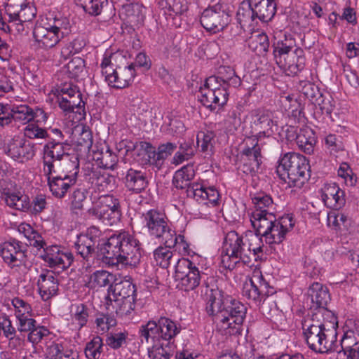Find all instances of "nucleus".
I'll return each mask as SVG.
<instances>
[{"instance_id": "nucleus-1", "label": "nucleus", "mask_w": 359, "mask_h": 359, "mask_svg": "<svg viewBox=\"0 0 359 359\" xmlns=\"http://www.w3.org/2000/svg\"><path fill=\"white\" fill-rule=\"evenodd\" d=\"M176 278L184 291H191L199 286L202 281L201 293L206 301L205 310L212 316L217 330L224 335L240 333L246 316L247 308L239 301L233 299L219 290L215 285H210V278L201 271L189 259L180 260L175 267Z\"/></svg>"}, {"instance_id": "nucleus-2", "label": "nucleus", "mask_w": 359, "mask_h": 359, "mask_svg": "<svg viewBox=\"0 0 359 359\" xmlns=\"http://www.w3.org/2000/svg\"><path fill=\"white\" fill-rule=\"evenodd\" d=\"M80 236L87 238L109 265L121 264L125 266L135 267L140 262L142 255L140 243L128 231L114 233L102 244L99 243V239L88 235L87 232Z\"/></svg>"}, {"instance_id": "nucleus-3", "label": "nucleus", "mask_w": 359, "mask_h": 359, "mask_svg": "<svg viewBox=\"0 0 359 359\" xmlns=\"http://www.w3.org/2000/svg\"><path fill=\"white\" fill-rule=\"evenodd\" d=\"M337 318L328 310H321L302 322L304 337L309 347L318 353L330 352L332 339L337 337Z\"/></svg>"}, {"instance_id": "nucleus-4", "label": "nucleus", "mask_w": 359, "mask_h": 359, "mask_svg": "<svg viewBox=\"0 0 359 359\" xmlns=\"http://www.w3.org/2000/svg\"><path fill=\"white\" fill-rule=\"evenodd\" d=\"M276 173L290 187L301 189L310 177L309 160L298 153H285L278 161Z\"/></svg>"}, {"instance_id": "nucleus-5", "label": "nucleus", "mask_w": 359, "mask_h": 359, "mask_svg": "<svg viewBox=\"0 0 359 359\" xmlns=\"http://www.w3.org/2000/svg\"><path fill=\"white\" fill-rule=\"evenodd\" d=\"M195 176V170L193 164H187L177 170L172 178V184L179 189H186L187 195L193 198L199 203L212 205L217 204L219 194L218 191L212 187H205L201 183H190Z\"/></svg>"}, {"instance_id": "nucleus-6", "label": "nucleus", "mask_w": 359, "mask_h": 359, "mask_svg": "<svg viewBox=\"0 0 359 359\" xmlns=\"http://www.w3.org/2000/svg\"><path fill=\"white\" fill-rule=\"evenodd\" d=\"M273 48L276 64L288 75H295L303 69L305 65L304 51L297 47L293 37L285 36L283 39L274 42Z\"/></svg>"}, {"instance_id": "nucleus-7", "label": "nucleus", "mask_w": 359, "mask_h": 359, "mask_svg": "<svg viewBox=\"0 0 359 359\" xmlns=\"http://www.w3.org/2000/svg\"><path fill=\"white\" fill-rule=\"evenodd\" d=\"M276 11L274 0H244L238 7L236 17L243 29H251L258 24V21L271 20Z\"/></svg>"}, {"instance_id": "nucleus-8", "label": "nucleus", "mask_w": 359, "mask_h": 359, "mask_svg": "<svg viewBox=\"0 0 359 359\" xmlns=\"http://www.w3.org/2000/svg\"><path fill=\"white\" fill-rule=\"evenodd\" d=\"M245 236L235 231L228 232L225 236L224 248L225 254H222L221 264L229 270H233L238 264L249 266L252 263V254L249 250Z\"/></svg>"}, {"instance_id": "nucleus-9", "label": "nucleus", "mask_w": 359, "mask_h": 359, "mask_svg": "<svg viewBox=\"0 0 359 359\" xmlns=\"http://www.w3.org/2000/svg\"><path fill=\"white\" fill-rule=\"evenodd\" d=\"M5 19L10 27V32L13 29L18 33L25 30V24L31 22L36 15V8L26 0H9L5 8Z\"/></svg>"}, {"instance_id": "nucleus-10", "label": "nucleus", "mask_w": 359, "mask_h": 359, "mask_svg": "<svg viewBox=\"0 0 359 359\" xmlns=\"http://www.w3.org/2000/svg\"><path fill=\"white\" fill-rule=\"evenodd\" d=\"M88 212L90 216L109 226L118 223L122 215L119 199L110 194L100 196L97 205L88 209Z\"/></svg>"}, {"instance_id": "nucleus-11", "label": "nucleus", "mask_w": 359, "mask_h": 359, "mask_svg": "<svg viewBox=\"0 0 359 359\" xmlns=\"http://www.w3.org/2000/svg\"><path fill=\"white\" fill-rule=\"evenodd\" d=\"M142 224L147 228L149 236L161 241L163 244L166 241L172 243L171 233L173 229L166 215L155 209H151L142 214Z\"/></svg>"}, {"instance_id": "nucleus-12", "label": "nucleus", "mask_w": 359, "mask_h": 359, "mask_svg": "<svg viewBox=\"0 0 359 359\" xmlns=\"http://www.w3.org/2000/svg\"><path fill=\"white\" fill-rule=\"evenodd\" d=\"M199 102L211 111L217 107H223L229 99V93L226 87L218 83V79L212 76L205 79L203 86L200 87Z\"/></svg>"}, {"instance_id": "nucleus-13", "label": "nucleus", "mask_w": 359, "mask_h": 359, "mask_svg": "<svg viewBox=\"0 0 359 359\" xmlns=\"http://www.w3.org/2000/svg\"><path fill=\"white\" fill-rule=\"evenodd\" d=\"M27 245L15 238L3 243L0 255L8 266L16 272H23L27 269Z\"/></svg>"}, {"instance_id": "nucleus-14", "label": "nucleus", "mask_w": 359, "mask_h": 359, "mask_svg": "<svg viewBox=\"0 0 359 359\" xmlns=\"http://www.w3.org/2000/svg\"><path fill=\"white\" fill-rule=\"evenodd\" d=\"M4 199L9 207L18 210L29 211L34 215L42 212L47 206L46 196L42 194L35 196L32 203L29 196L20 191L5 192Z\"/></svg>"}, {"instance_id": "nucleus-15", "label": "nucleus", "mask_w": 359, "mask_h": 359, "mask_svg": "<svg viewBox=\"0 0 359 359\" xmlns=\"http://www.w3.org/2000/svg\"><path fill=\"white\" fill-rule=\"evenodd\" d=\"M275 292L273 287L264 279L261 272H255L252 276L245 282L242 294L256 305L264 303L266 298Z\"/></svg>"}, {"instance_id": "nucleus-16", "label": "nucleus", "mask_w": 359, "mask_h": 359, "mask_svg": "<svg viewBox=\"0 0 359 359\" xmlns=\"http://www.w3.org/2000/svg\"><path fill=\"white\" fill-rule=\"evenodd\" d=\"M201 25L213 33L224 29L230 22V16L223 4H209L201 16Z\"/></svg>"}, {"instance_id": "nucleus-17", "label": "nucleus", "mask_w": 359, "mask_h": 359, "mask_svg": "<svg viewBox=\"0 0 359 359\" xmlns=\"http://www.w3.org/2000/svg\"><path fill=\"white\" fill-rule=\"evenodd\" d=\"M359 347V323H355L353 327L347 329L339 341L337 337L332 339V350L336 352L339 359H346L355 350Z\"/></svg>"}, {"instance_id": "nucleus-18", "label": "nucleus", "mask_w": 359, "mask_h": 359, "mask_svg": "<svg viewBox=\"0 0 359 359\" xmlns=\"http://www.w3.org/2000/svg\"><path fill=\"white\" fill-rule=\"evenodd\" d=\"M69 144L67 142L57 140H48L43 146V172L50 174L55 168V162H60L66 156L69 155L67 150Z\"/></svg>"}, {"instance_id": "nucleus-19", "label": "nucleus", "mask_w": 359, "mask_h": 359, "mask_svg": "<svg viewBox=\"0 0 359 359\" xmlns=\"http://www.w3.org/2000/svg\"><path fill=\"white\" fill-rule=\"evenodd\" d=\"M261 149L257 141L252 140L250 144L248 142L241 151V165L239 168L245 174L253 175L260 168L262 161Z\"/></svg>"}, {"instance_id": "nucleus-20", "label": "nucleus", "mask_w": 359, "mask_h": 359, "mask_svg": "<svg viewBox=\"0 0 359 359\" xmlns=\"http://www.w3.org/2000/svg\"><path fill=\"white\" fill-rule=\"evenodd\" d=\"M294 226L293 217L290 215H285L275 219L269 229L264 235L266 243L279 244L285 238L286 234L290 231Z\"/></svg>"}, {"instance_id": "nucleus-21", "label": "nucleus", "mask_w": 359, "mask_h": 359, "mask_svg": "<svg viewBox=\"0 0 359 359\" xmlns=\"http://www.w3.org/2000/svg\"><path fill=\"white\" fill-rule=\"evenodd\" d=\"M53 172L48 174L43 172L47 177V182L52 195L59 199L65 197L67 193L74 187L77 180L74 177H67L68 175H61L55 169H53Z\"/></svg>"}, {"instance_id": "nucleus-22", "label": "nucleus", "mask_w": 359, "mask_h": 359, "mask_svg": "<svg viewBox=\"0 0 359 359\" xmlns=\"http://www.w3.org/2000/svg\"><path fill=\"white\" fill-rule=\"evenodd\" d=\"M62 96L58 98L59 107L66 112L74 111L76 108L81 109L85 103L81 98L79 88L72 83H65L60 87Z\"/></svg>"}, {"instance_id": "nucleus-23", "label": "nucleus", "mask_w": 359, "mask_h": 359, "mask_svg": "<svg viewBox=\"0 0 359 359\" xmlns=\"http://www.w3.org/2000/svg\"><path fill=\"white\" fill-rule=\"evenodd\" d=\"M42 259L50 267L65 270L69 268L74 262V256L71 252L62 251L57 245H51L44 248Z\"/></svg>"}, {"instance_id": "nucleus-24", "label": "nucleus", "mask_w": 359, "mask_h": 359, "mask_svg": "<svg viewBox=\"0 0 359 359\" xmlns=\"http://www.w3.org/2000/svg\"><path fill=\"white\" fill-rule=\"evenodd\" d=\"M34 46L38 49L54 48L62 40L60 36L42 20L33 30Z\"/></svg>"}, {"instance_id": "nucleus-25", "label": "nucleus", "mask_w": 359, "mask_h": 359, "mask_svg": "<svg viewBox=\"0 0 359 359\" xmlns=\"http://www.w3.org/2000/svg\"><path fill=\"white\" fill-rule=\"evenodd\" d=\"M140 145L141 149L148 156L149 162L156 166H160L163 161L170 156L177 148L176 144L172 142L161 144L157 151L149 142H141Z\"/></svg>"}, {"instance_id": "nucleus-26", "label": "nucleus", "mask_w": 359, "mask_h": 359, "mask_svg": "<svg viewBox=\"0 0 359 359\" xmlns=\"http://www.w3.org/2000/svg\"><path fill=\"white\" fill-rule=\"evenodd\" d=\"M6 154L15 160H29L35 155L34 144L22 139H13L6 149Z\"/></svg>"}, {"instance_id": "nucleus-27", "label": "nucleus", "mask_w": 359, "mask_h": 359, "mask_svg": "<svg viewBox=\"0 0 359 359\" xmlns=\"http://www.w3.org/2000/svg\"><path fill=\"white\" fill-rule=\"evenodd\" d=\"M58 279L57 276L51 271H43L39 275L37 286L39 294L44 301L50 299L57 293Z\"/></svg>"}, {"instance_id": "nucleus-28", "label": "nucleus", "mask_w": 359, "mask_h": 359, "mask_svg": "<svg viewBox=\"0 0 359 359\" xmlns=\"http://www.w3.org/2000/svg\"><path fill=\"white\" fill-rule=\"evenodd\" d=\"M254 123L256 126L262 130L267 136L273 134L278 130L277 121L274 111L269 109H259L254 111Z\"/></svg>"}, {"instance_id": "nucleus-29", "label": "nucleus", "mask_w": 359, "mask_h": 359, "mask_svg": "<svg viewBox=\"0 0 359 359\" xmlns=\"http://www.w3.org/2000/svg\"><path fill=\"white\" fill-rule=\"evenodd\" d=\"M136 299V287L130 280L126 277L123 280L115 283L108 290L107 300Z\"/></svg>"}, {"instance_id": "nucleus-30", "label": "nucleus", "mask_w": 359, "mask_h": 359, "mask_svg": "<svg viewBox=\"0 0 359 359\" xmlns=\"http://www.w3.org/2000/svg\"><path fill=\"white\" fill-rule=\"evenodd\" d=\"M135 75V65L130 64L124 67L116 68L106 81L111 87L123 88L127 87L133 80Z\"/></svg>"}, {"instance_id": "nucleus-31", "label": "nucleus", "mask_w": 359, "mask_h": 359, "mask_svg": "<svg viewBox=\"0 0 359 359\" xmlns=\"http://www.w3.org/2000/svg\"><path fill=\"white\" fill-rule=\"evenodd\" d=\"M322 199L327 208L339 210L345 204L344 191L335 183L326 184L323 190Z\"/></svg>"}, {"instance_id": "nucleus-32", "label": "nucleus", "mask_w": 359, "mask_h": 359, "mask_svg": "<svg viewBox=\"0 0 359 359\" xmlns=\"http://www.w3.org/2000/svg\"><path fill=\"white\" fill-rule=\"evenodd\" d=\"M124 183L129 191L139 194L147 187L149 182L145 172L130 168L126 172Z\"/></svg>"}, {"instance_id": "nucleus-33", "label": "nucleus", "mask_w": 359, "mask_h": 359, "mask_svg": "<svg viewBox=\"0 0 359 359\" xmlns=\"http://www.w3.org/2000/svg\"><path fill=\"white\" fill-rule=\"evenodd\" d=\"M136 299L107 300L105 308L110 314L114 313L121 318L130 316L135 308Z\"/></svg>"}, {"instance_id": "nucleus-34", "label": "nucleus", "mask_w": 359, "mask_h": 359, "mask_svg": "<svg viewBox=\"0 0 359 359\" xmlns=\"http://www.w3.org/2000/svg\"><path fill=\"white\" fill-rule=\"evenodd\" d=\"M43 22L53 29L61 39L71 32L69 20L60 13H49Z\"/></svg>"}, {"instance_id": "nucleus-35", "label": "nucleus", "mask_w": 359, "mask_h": 359, "mask_svg": "<svg viewBox=\"0 0 359 359\" xmlns=\"http://www.w3.org/2000/svg\"><path fill=\"white\" fill-rule=\"evenodd\" d=\"M309 296L311 297L313 306L318 309L317 312L321 310H326L325 306L330 300L329 290L326 286L320 283H313L308 291Z\"/></svg>"}, {"instance_id": "nucleus-36", "label": "nucleus", "mask_w": 359, "mask_h": 359, "mask_svg": "<svg viewBox=\"0 0 359 359\" xmlns=\"http://www.w3.org/2000/svg\"><path fill=\"white\" fill-rule=\"evenodd\" d=\"M44 353L49 359H76L75 353L65 349L61 342L52 338L46 341Z\"/></svg>"}, {"instance_id": "nucleus-37", "label": "nucleus", "mask_w": 359, "mask_h": 359, "mask_svg": "<svg viewBox=\"0 0 359 359\" xmlns=\"http://www.w3.org/2000/svg\"><path fill=\"white\" fill-rule=\"evenodd\" d=\"M250 219L253 229L256 233L264 236L271 226V224L275 222L276 217L273 212L262 213L250 212Z\"/></svg>"}, {"instance_id": "nucleus-38", "label": "nucleus", "mask_w": 359, "mask_h": 359, "mask_svg": "<svg viewBox=\"0 0 359 359\" xmlns=\"http://www.w3.org/2000/svg\"><path fill=\"white\" fill-rule=\"evenodd\" d=\"M89 181L99 191H111L115 185V177L100 170H93Z\"/></svg>"}, {"instance_id": "nucleus-39", "label": "nucleus", "mask_w": 359, "mask_h": 359, "mask_svg": "<svg viewBox=\"0 0 359 359\" xmlns=\"http://www.w3.org/2000/svg\"><path fill=\"white\" fill-rule=\"evenodd\" d=\"M247 43L249 48L257 55L265 54L269 48L268 36L259 31L253 32L247 40Z\"/></svg>"}, {"instance_id": "nucleus-40", "label": "nucleus", "mask_w": 359, "mask_h": 359, "mask_svg": "<svg viewBox=\"0 0 359 359\" xmlns=\"http://www.w3.org/2000/svg\"><path fill=\"white\" fill-rule=\"evenodd\" d=\"M158 329L162 340L170 341L175 337L181 331V327L176 323L166 317H161L158 319Z\"/></svg>"}, {"instance_id": "nucleus-41", "label": "nucleus", "mask_w": 359, "mask_h": 359, "mask_svg": "<svg viewBox=\"0 0 359 359\" xmlns=\"http://www.w3.org/2000/svg\"><path fill=\"white\" fill-rule=\"evenodd\" d=\"M139 334L142 342L144 339L147 343H149V339H151L154 343L156 341L158 343L162 340L158 329V320H149L146 324L142 325L140 327Z\"/></svg>"}, {"instance_id": "nucleus-42", "label": "nucleus", "mask_w": 359, "mask_h": 359, "mask_svg": "<svg viewBox=\"0 0 359 359\" xmlns=\"http://www.w3.org/2000/svg\"><path fill=\"white\" fill-rule=\"evenodd\" d=\"M196 149L192 140L183 141L179 143V149L175 154L172 163L180 165L186 161H189L195 155Z\"/></svg>"}, {"instance_id": "nucleus-43", "label": "nucleus", "mask_w": 359, "mask_h": 359, "mask_svg": "<svg viewBox=\"0 0 359 359\" xmlns=\"http://www.w3.org/2000/svg\"><path fill=\"white\" fill-rule=\"evenodd\" d=\"M247 244L250 247L249 250L253 252L252 257L255 261L262 260L264 259V252L266 250L262 241V236L256 233L250 232L246 233Z\"/></svg>"}, {"instance_id": "nucleus-44", "label": "nucleus", "mask_w": 359, "mask_h": 359, "mask_svg": "<svg viewBox=\"0 0 359 359\" xmlns=\"http://www.w3.org/2000/svg\"><path fill=\"white\" fill-rule=\"evenodd\" d=\"M62 167L61 170H57L61 175H68L67 177H74L77 180L79 172V159L76 154L67 155L60 162Z\"/></svg>"}, {"instance_id": "nucleus-45", "label": "nucleus", "mask_w": 359, "mask_h": 359, "mask_svg": "<svg viewBox=\"0 0 359 359\" xmlns=\"http://www.w3.org/2000/svg\"><path fill=\"white\" fill-rule=\"evenodd\" d=\"M296 142L299 148L304 152L311 154L313 152L316 142L314 133L309 128L301 129L297 135Z\"/></svg>"}, {"instance_id": "nucleus-46", "label": "nucleus", "mask_w": 359, "mask_h": 359, "mask_svg": "<svg viewBox=\"0 0 359 359\" xmlns=\"http://www.w3.org/2000/svg\"><path fill=\"white\" fill-rule=\"evenodd\" d=\"M18 231L25 236L29 245L38 249L44 248L46 243L41 235L34 230L29 224H20L18 226Z\"/></svg>"}, {"instance_id": "nucleus-47", "label": "nucleus", "mask_w": 359, "mask_h": 359, "mask_svg": "<svg viewBox=\"0 0 359 359\" xmlns=\"http://www.w3.org/2000/svg\"><path fill=\"white\" fill-rule=\"evenodd\" d=\"M70 313L72 323L77 325L79 330L86 325L89 317V309L86 305L82 303L72 304Z\"/></svg>"}, {"instance_id": "nucleus-48", "label": "nucleus", "mask_w": 359, "mask_h": 359, "mask_svg": "<svg viewBox=\"0 0 359 359\" xmlns=\"http://www.w3.org/2000/svg\"><path fill=\"white\" fill-rule=\"evenodd\" d=\"M252 201L254 205V210L251 212H273V201L272 198L264 193L256 194Z\"/></svg>"}, {"instance_id": "nucleus-49", "label": "nucleus", "mask_w": 359, "mask_h": 359, "mask_svg": "<svg viewBox=\"0 0 359 359\" xmlns=\"http://www.w3.org/2000/svg\"><path fill=\"white\" fill-rule=\"evenodd\" d=\"M196 143L202 152L211 155L215 144V135L212 131H200L197 134Z\"/></svg>"}, {"instance_id": "nucleus-50", "label": "nucleus", "mask_w": 359, "mask_h": 359, "mask_svg": "<svg viewBox=\"0 0 359 359\" xmlns=\"http://www.w3.org/2000/svg\"><path fill=\"white\" fill-rule=\"evenodd\" d=\"M12 121L28 124L33 120L32 109L27 104L12 105Z\"/></svg>"}, {"instance_id": "nucleus-51", "label": "nucleus", "mask_w": 359, "mask_h": 359, "mask_svg": "<svg viewBox=\"0 0 359 359\" xmlns=\"http://www.w3.org/2000/svg\"><path fill=\"white\" fill-rule=\"evenodd\" d=\"M171 248L164 246H159L153 252L154 261L157 266L163 269H167L172 260L173 253L170 250Z\"/></svg>"}, {"instance_id": "nucleus-52", "label": "nucleus", "mask_w": 359, "mask_h": 359, "mask_svg": "<svg viewBox=\"0 0 359 359\" xmlns=\"http://www.w3.org/2000/svg\"><path fill=\"white\" fill-rule=\"evenodd\" d=\"M74 248L78 255L86 260H88L95 255L96 248L93 244L87 238L77 236L76 241L74 243Z\"/></svg>"}, {"instance_id": "nucleus-53", "label": "nucleus", "mask_w": 359, "mask_h": 359, "mask_svg": "<svg viewBox=\"0 0 359 359\" xmlns=\"http://www.w3.org/2000/svg\"><path fill=\"white\" fill-rule=\"evenodd\" d=\"M114 280V275L105 270H97L90 277L89 283L92 287H102L109 285Z\"/></svg>"}, {"instance_id": "nucleus-54", "label": "nucleus", "mask_w": 359, "mask_h": 359, "mask_svg": "<svg viewBox=\"0 0 359 359\" xmlns=\"http://www.w3.org/2000/svg\"><path fill=\"white\" fill-rule=\"evenodd\" d=\"M87 189L83 187L76 188L69 196L70 208L72 212L78 214L83 208V203L87 198Z\"/></svg>"}, {"instance_id": "nucleus-55", "label": "nucleus", "mask_w": 359, "mask_h": 359, "mask_svg": "<svg viewBox=\"0 0 359 359\" xmlns=\"http://www.w3.org/2000/svg\"><path fill=\"white\" fill-rule=\"evenodd\" d=\"M103 351V341L100 337L95 336L86 343L84 353L88 359H99Z\"/></svg>"}, {"instance_id": "nucleus-56", "label": "nucleus", "mask_w": 359, "mask_h": 359, "mask_svg": "<svg viewBox=\"0 0 359 359\" xmlns=\"http://www.w3.org/2000/svg\"><path fill=\"white\" fill-rule=\"evenodd\" d=\"M85 60L80 57L72 58L66 65L70 78L78 79L85 76Z\"/></svg>"}, {"instance_id": "nucleus-57", "label": "nucleus", "mask_w": 359, "mask_h": 359, "mask_svg": "<svg viewBox=\"0 0 359 359\" xmlns=\"http://www.w3.org/2000/svg\"><path fill=\"white\" fill-rule=\"evenodd\" d=\"M84 11L91 15L97 16L102 13L103 8L107 5V0H76Z\"/></svg>"}, {"instance_id": "nucleus-58", "label": "nucleus", "mask_w": 359, "mask_h": 359, "mask_svg": "<svg viewBox=\"0 0 359 359\" xmlns=\"http://www.w3.org/2000/svg\"><path fill=\"white\" fill-rule=\"evenodd\" d=\"M28 332L27 339L33 344H36L43 339H45L46 341L51 339L53 336L48 328L38 323L31 330H29Z\"/></svg>"}, {"instance_id": "nucleus-59", "label": "nucleus", "mask_w": 359, "mask_h": 359, "mask_svg": "<svg viewBox=\"0 0 359 359\" xmlns=\"http://www.w3.org/2000/svg\"><path fill=\"white\" fill-rule=\"evenodd\" d=\"M148 354L150 359H171L172 353L170 347L160 342L154 344L151 348L148 349Z\"/></svg>"}, {"instance_id": "nucleus-60", "label": "nucleus", "mask_w": 359, "mask_h": 359, "mask_svg": "<svg viewBox=\"0 0 359 359\" xmlns=\"http://www.w3.org/2000/svg\"><path fill=\"white\" fill-rule=\"evenodd\" d=\"M25 137L32 139H46L48 138V134L47 130L41 127L35 122H30L23 129Z\"/></svg>"}, {"instance_id": "nucleus-61", "label": "nucleus", "mask_w": 359, "mask_h": 359, "mask_svg": "<svg viewBox=\"0 0 359 359\" xmlns=\"http://www.w3.org/2000/svg\"><path fill=\"white\" fill-rule=\"evenodd\" d=\"M318 105L322 114L330 115L335 107V102L330 95H325L323 93L313 103Z\"/></svg>"}, {"instance_id": "nucleus-62", "label": "nucleus", "mask_w": 359, "mask_h": 359, "mask_svg": "<svg viewBox=\"0 0 359 359\" xmlns=\"http://www.w3.org/2000/svg\"><path fill=\"white\" fill-rule=\"evenodd\" d=\"M12 305L14 307V312L16 318L18 317L32 314L33 310L31 305L24 299L15 297L12 299Z\"/></svg>"}, {"instance_id": "nucleus-63", "label": "nucleus", "mask_w": 359, "mask_h": 359, "mask_svg": "<svg viewBox=\"0 0 359 359\" xmlns=\"http://www.w3.org/2000/svg\"><path fill=\"white\" fill-rule=\"evenodd\" d=\"M97 327L102 332H107L110 327L116 325V320L114 314L107 311V314L100 313L95 319Z\"/></svg>"}, {"instance_id": "nucleus-64", "label": "nucleus", "mask_w": 359, "mask_h": 359, "mask_svg": "<svg viewBox=\"0 0 359 359\" xmlns=\"http://www.w3.org/2000/svg\"><path fill=\"white\" fill-rule=\"evenodd\" d=\"M300 86L302 93L312 103H313L322 93L316 84L309 81L302 82Z\"/></svg>"}]
</instances>
